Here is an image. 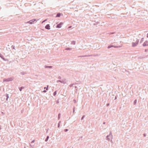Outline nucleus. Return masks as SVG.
Here are the masks:
<instances>
[{"label": "nucleus", "mask_w": 148, "mask_h": 148, "mask_svg": "<svg viewBox=\"0 0 148 148\" xmlns=\"http://www.w3.org/2000/svg\"><path fill=\"white\" fill-rule=\"evenodd\" d=\"M60 116V114H59V116Z\"/></svg>", "instance_id": "obj_20"}, {"label": "nucleus", "mask_w": 148, "mask_h": 148, "mask_svg": "<svg viewBox=\"0 0 148 148\" xmlns=\"http://www.w3.org/2000/svg\"><path fill=\"white\" fill-rule=\"evenodd\" d=\"M83 119V116L82 117V119Z\"/></svg>", "instance_id": "obj_19"}, {"label": "nucleus", "mask_w": 148, "mask_h": 148, "mask_svg": "<svg viewBox=\"0 0 148 148\" xmlns=\"http://www.w3.org/2000/svg\"><path fill=\"white\" fill-rule=\"evenodd\" d=\"M13 79H12V78H9L7 79L6 81H12Z\"/></svg>", "instance_id": "obj_6"}, {"label": "nucleus", "mask_w": 148, "mask_h": 148, "mask_svg": "<svg viewBox=\"0 0 148 148\" xmlns=\"http://www.w3.org/2000/svg\"><path fill=\"white\" fill-rule=\"evenodd\" d=\"M60 16V14L59 13H58L57 14L56 17H59Z\"/></svg>", "instance_id": "obj_8"}, {"label": "nucleus", "mask_w": 148, "mask_h": 148, "mask_svg": "<svg viewBox=\"0 0 148 148\" xmlns=\"http://www.w3.org/2000/svg\"><path fill=\"white\" fill-rule=\"evenodd\" d=\"M143 45L144 46H148V41H145L143 43Z\"/></svg>", "instance_id": "obj_4"}, {"label": "nucleus", "mask_w": 148, "mask_h": 148, "mask_svg": "<svg viewBox=\"0 0 148 148\" xmlns=\"http://www.w3.org/2000/svg\"><path fill=\"white\" fill-rule=\"evenodd\" d=\"M138 40H136V41L135 42H133L132 43V46L133 47H134L136 46L138 43Z\"/></svg>", "instance_id": "obj_1"}, {"label": "nucleus", "mask_w": 148, "mask_h": 148, "mask_svg": "<svg viewBox=\"0 0 148 148\" xmlns=\"http://www.w3.org/2000/svg\"><path fill=\"white\" fill-rule=\"evenodd\" d=\"M111 47H116L113 45H110L108 46V48H111Z\"/></svg>", "instance_id": "obj_7"}, {"label": "nucleus", "mask_w": 148, "mask_h": 148, "mask_svg": "<svg viewBox=\"0 0 148 148\" xmlns=\"http://www.w3.org/2000/svg\"><path fill=\"white\" fill-rule=\"evenodd\" d=\"M143 40H144V38H142L141 39V42H142L143 41Z\"/></svg>", "instance_id": "obj_11"}, {"label": "nucleus", "mask_w": 148, "mask_h": 148, "mask_svg": "<svg viewBox=\"0 0 148 148\" xmlns=\"http://www.w3.org/2000/svg\"><path fill=\"white\" fill-rule=\"evenodd\" d=\"M45 28L46 29H50V26L48 24L47 25L45 26Z\"/></svg>", "instance_id": "obj_5"}, {"label": "nucleus", "mask_w": 148, "mask_h": 148, "mask_svg": "<svg viewBox=\"0 0 148 148\" xmlns=\"http://www.w3.org/2000/svg\"><path fill=\"white\" fill-rule=\"evenodd\" d=\"M36 21L35 19H34L31 20L30 21L28 22L27 23H29L30 24H33L34 23V22Z\"/></svg>", "instance_id": "obj_3"}, {"label": "nucleus", "mask_w": 148, "mask_h": 148, "mask_svg": "<svg viewBox=\"0 0 148 148\" xmlns=\"http://www.w3.org/2000/svg\"><path fill=\"white\" fill-rule=\"evenodd\" d=\"M48 86H47V88H46V90H48Z\"/></svg>", "instance_id": "obj_13"}, {"label": "nucleus", "mask_w": 148, "mask_h": 148, "mask_svg": "<svg viewBox=\"0 0 148 148\" xmlns=\"http://www.w3.org/2000/svg\"><path fill=\"white\" fill-rule=\"evenodd\" d=\"M67 130H67V129H65V132H66V131H67Z\"/></svg>", "instance_id": "obj_14"}, {"label": "nucleus", "mask_w": 148, "mask_h": 148, "mask_svg": "<svg viewBox=\"0 0 148 148\" xmlns=\"http://www.w3.org/2000/svg\"><path fill=\"white\" fill-rule=\"evenodd\" d=\"M44 88L45 89L46 88V87H45Z\"/></svg>", "instance_id": "obj_22"}, {"label": "nucleus", "mask_w": 148, "mask_h": 148, "mask_svg": "<svg viewBox=\"0 0 148 148\" xmlns=\"http://www.w3.org/2000/svg\"><path fill=\"white\" fill-rule=\"evenodd\" d=\"M71 26L69 27V28H71Z\"/></svg>", "instance_id": "obj_17"}, {"label": "nucleus", "mask_w": 148, "mask_h": 148, "mask_svg": "<svg viewBox=\"0 0 148 148\" xmlns=\"http://www.w3.org/2000/svg\"><path fill=\"white\" fill-rule=\"evenodd\" d=\"M46 20H46H46H44V21H43L42 22V23H43L44 22H45Z\"/></svg>", "instance_id": "obj_12"}, {"label": "nucleus", "mask_w": 148, "mask_h": 148, "mask_svg": "<svg viewBox=\"0 0 148 148\" xmlns=\"http://www.w3.org/2000/svg\"><path fill=\"white\" fill-rule=\"evenodd\" d=\"M49 136H48L47 137V138H46V139L45 140V141H47L48 140V139H49Z\"/></svg>", "instance_id": "obj_9"}, {"label": "nucleus", "mask_w": 148, "mask_h": 148, "mask_svg": "<svg viewBox=\"0 0 148 148\" xmlns=\"http://www.w3.org/2000/svg\"><path fill=\"white\" fill-rule=\"evenodd\" d=\"M49 67L51 68V66H49Z\"/></svg>", "instance_id": "obj_21"}, {"label": "nucleus", "mask_w": 148, "mask_h": 148, "mask_svg": "<svg viewBox=\"0 0 148 148\" xmlns=\"http://www.w3.org/2000/svg\"><path fill=\"white\" fill-rule=\"evenodd\" d=\"M22 88V87H21V89H20V90L21 91Z\"/></svg>", "instance_id": "obj_15"}, {"label": "nucleus", "mask_w": 148, "mask_h": 148, "mask_svg": "<svg viewBox=\"0 0 148 148\" xmlns=\"http://www.w3.org/2000/svg\"><path fill=\"white\" fill-rule=\"evenodd\" d=\"M44 92H46V90H44L43 91Z\"/></svg>", "instance_id": "obj_16"}, {"label": "nucleus", "mask_w": 148, "mask_h": 148, "mask_svg": "<svg viewBox=\"0 0 148 148\" xmlns=\"http://www.w3.org/2000/svg\"><path fill=\"white\" fill-rule=\"evenodd\" d=\"M56 94V91H55L53 94L54 95H55Z\"/></svg>", "instance_id": "obj_10"}, {"label": "nucleus", "mask_w": 148, "mask_h": 148, "mask_svg": "<svg viewBox=\"0 0 148 148\" xmlns=\"http://www.w3.org/2000/svg\"><path fill=\"white\" fill-rule=\"evenodd\" d=\"M147 38H148V33L147 34Z\"/></svg>", "instance_id": "obj_18"}, {"label": "nucleus", "mask_w": 148, "mask_h": 148, "mask_svg": "<svg viewBox=\"0 0 148 148\" xmlns=\"http://www.w3.org/2000/svg\"><path fill=\"white\" fill-rule=\"evenodd\" d=\"M63 24V23H60L59 24L57 25V27L58 28H61L62 27V25Z\"/></svg>", "instance_id": "obj_2"}]
</instances>
